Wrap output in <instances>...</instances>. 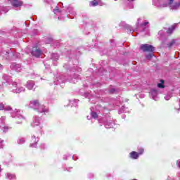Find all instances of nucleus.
Wrapping results in <instances>:
<instances>
[{
	"label": "nucleus",
	"mask_w": 180,
	"mask_h": 180,
	"mask_svg": "<svg viewBox=\"0 0 180 180\" xmlns=\"http://www.w3.org/2000/svg\"><path fill=\"white\" fill-rule=\"evenodd\" d=\"M64 68L69 70V72H70V75H72V77H69L67 78L64 75H61L58 77L57 82L55 84L58 85V84H64V82H67V81H69L71 84H75L77 79H79L78 72H81V68L78 66L70 67L68 65H65Z\"/></svg>",
	"instance_id": "obj_1"
},
{
	"label": "nucleus",
	"mask_w": 180,
	"mask_h": 180,
	"mask_svg": "<svg viewBox=\"0 0 180 180\" xmlns=\"http://www.w3.org/2000/svg\"><path fill=\"white\" fill-rule=\"evenodd\" d=\"M153 5L158 8H167L169 6L172 11L179 9V2L174 3V0H153Z\"/></svg>",
	"instance_id": "obj_2"
},
{
	"label": "nucleus",
	"mask_w": 180,
	"mask_h": 180,
	"mask_svg": "<svg viewBox=\"0 0 180 180\" xmlns=\"http://www.w3.org/2000/svg\"><path fill=\"white\" fill-rule=\"evenodd\" d=\"M29 106L30 108L34 109V110H37V112H39L40 113H47L50 112L49 108L44 105L40 104V101L37 99L31 101Z\"/></svg>",
	"instance_id": "obj_3"
},
{
	"label": "nucleus",
	"mask_w": 180,
	"mask_h": 180,
	"mask_svg": "<svg viewBox=\"0 0 180 180\" xmlns=\"http://www.w3.org/2000/svg\"><path fill=\"white\" fill-rule=\"evenodd\" d=\"M11 88V91L13 92V94H22V92H25V91H26V88L22 86V84H18L15 82H13Z\"/></svg>",
	"instance_id": "obj_4"
},
{
	"label": "nucleus",
	"mask_w": 180,
	"mask_h": 180,
	"mask_svg": "<svg viewBox=\"0 0 180 180\" xmlns=\"http://www.w3.org/2000/svg\"><path fill=\"white\" fill-rule=\"evenodd\" d=\"M139 32H141L142 36H147L150 33V30H148V22H145L141 24L139 28Z\"/></svg>",
	"instance_id": "obj_5"
},
{
	"label": "nucleus",
	"mask_w": 180,
	"mask_h": 180,
	"mask_svg": "<svg viewBox=\"0 0 180 180\" xmlns=\"http://www.w3.org/2000/svg\"><path fill=\"white\" fill-rule=\"evenodd\" d=\"M141 50H143L144 52L153 53L155 49L154 46H153V45L146 44L141 45Z\"/></svg>",
	"instance_id": "obj_6"
},
{
	"label": "nucleus",
	"mask_w": 180,
	"mask_h": 180,
	"mask_svg": "<svg viewBox=\"0 0 180 180\" xmlns=\"http://www.w3.org/2000/svg\"><path fill=\"white\" fill-rule=\"evenodd\" d=\"M31 54L34 57H40L41 56V50L37 45H35L32 49Z\"/></svg>",
	"instance_id": "obj_7"
},
{
	"label": "nucleus",
	"mask_w": 180,
	"mask_h": 180,
	"mask_svg": "<svg viewBox=\"0 0 180 180\" xmlns=\"http://www.w3.org/2000/svg\"><path fill=\"white\" fill-rule=\"evenodd\" d=\"M11 69L13 70V71H15L16 72H20L22 70H23V66H22L21 64L19 63H13L11 65Z\"/></svg>",
	"instance_id": "obj_8"
},
{
	"label": "nucleus",
	"mask_w": 180,
	"mask_h": 180,
	"mask_svg": "<svg viewBox=\"0 0 180 180\" xmlns=\"http://www.w3.org/2000/svg\"><path fill=\"white\" fill-rule=\"evenodd\" d=\"M26 86L30 91H35L37 86L34 84V82L30 80L27 82Z\"/></svg>",
	"instance_id": "obj_9"
},
{
	"label": "nucleus",
	"mask_w": 180,
	"mask_h": 180,
	"mask_svg": "<svg viewBox=\"0 0 180 180\" xmlns=\"http://www.w3.org/2000/svg\"><path fill=\"white\" fill-rule=\"evenodd\" d=\"M11 5L13 8H20L23 5V1L22 0H11Z\"/></svg>",
	"instance_id": "obj_10"
},
{
	"label": "nucleus",
	"mask_w": 180,
	"mask_h": 180,
	"mask_svg": "<svg viewBox=\"0 0 180 180\" xmlns=\"http://www.w3.org/2000/svg\"><path fill=\"white\" fill-rule=\"evenodd\" d=\"M98 5H100V6H102L103 4L101 0H94L90 1V6H98Z\"/></svg>",
	"instance_id": "obj_11"
},
{
	"label": "nucleus",
	"mask_w": 180,
	"mask_h": 180,
	"mask_svg": "<svg viewBox=\"0 0 180 180\" xmlns=\"http://www.w3.org/2000/svg\"><path fill=\"white\" fill-rule=\"evenodd\" d=\"M150 94L154 101H158V97H157V95H158V91L156 89H152L150 91Z\"/></svg>",
	"instance_id": "obj_12"
},
{
	"label": "nucleus",
	"mask_w": 180,
	"mask_h": 180,
	"mask_svg": "<svg viewBox=\"0 0 180 180\" xmlns=\"http://www.w3.org/2000/svg\"><path fill=\"white\" fill-rule=\"evenodd\" d=\"M129 157L132 159V160H137L139 159V157H140L139 153L136 152V151H132L129 153Z\"/></svg>",
	"instance_id": "obj_13"
},
{
	"label": "nucleus",
	"mask_w": 180,
	"mask_h": 180,
	"mask_svg": "<svg viewBox=\"0 0 180 180\" xmlns=\"http://www.w3.org/2000/svg\"><path fill=\"white\" fill-rule=\"evenodd\" d=\"M78 102H79V101L77 99L69 101V105L70 106H75V108H77V106H78Z\"/></svg>",
	"instance_id": "obj_14"
},
{
	"label": "nucleus",
	"mask_w": 180,
	"mask_h": 180,
	"mask_svg": "<svg viewBox=\"0 0 180 180\" xmlns=\"http://www.w3.org/2000/svg\"><path fill=\"white\" fill-rule=\"evenodd\" d=\"M99 109H101V108L100 106H97V107H91L90 108V110H91V113H98V112H101L99 110Z\"/></svg>",
	"instance_id": "obj_15"
},
{
	"label": "nucleus",
	"mask_w": 180,
	"mask_h": 180,
	"mask_svg": "<svg viewBox=\"0 0 180 180\" xmlns=\"http://www.w3.org/2000/svg\"><path fill=\"white\" fill-rule=\"evenodd\" d=\"M176 27V25H172L171 27H169L167 30V34H172V32H174L175 30V28Z\"/></svg>",
	"instance_id": "obj_16"
},
{
	"label": "nucleus",
	"mask_w": 180,
	"mask_h": 180,
	"mask_svg": "<svg viewBox=\"0 0 180 180\" xmlns=\"http://www.w3.org/2000/svg\"><path fill=\"white\" fill-rule=\"evenodd\" d=\"M59 58L60 56L57 53H52L51 56V58L53 60V61H57Z\"/></svg>",
	"instance_id": "obj_17"
},
{
	"label": "nucleus",
	"mask_w": 180,
	"mask_h": 180,
	"mask_svg": "<svg viewBox=\"0 0 180 180\" xmlns=\"http://www.w3.org/2000/svg\"><path fill=\"white\" fill-rule=\"evenodd\" d=\"M8 11L9 9L8 8L0 6L1 13H6V12H8Z\"/></svg>",
	"instance_id": "obj_18"
},
{
	"label": "nucleus",
	"mask_w": 180,
	"mask_h": 180,
	"mask_svg": "<svg viewBox=\"0 0 180 180\" xmlns=\"http://www.w3.org/2000/svg\"><path fill=\"white\" fill-rule=\"evenodd\" d=\"M165 32H167L166 29L159 31L158 34H159L160 39H162V37H164V36H165Z\"/></svg>",
	"instance_id": "obj_19"
},
{
	"label": "nucleus",
	"mask_w": 180,
	"mask_h": 180,
	"mask_svg": "<svg viewBox=\"0 0 180 180\" xmlns=\"http://www.w3.org/2000/svg\"><path fill=\"white\" fill-rule=\"evenodd\" d=\"M127 30L129 32V33H131V34L132 36H136L134 35L133 33H134V30L133 29V27L130 25H127Z\"/></svg>",
	"instance_id": "obj_20"
},
{
	"label": "nucleus",
	"mask_w": 180,
	"mask_h": 180,
	"mask_svg": "<svg viewBox=\"0 0 180 180\" xmlns=\"http://www.w3.org/2000/svg\"><path fill=\"white\" fill-rule=\"evenodd\" d=\"M158 88H165V86L164 85V80H160V83L158 84Z\"/></svg>",
	"instance_id": "obj_21"
},
{
	"label": "nucleus",
	"mask_w": 180,
	"mask_h": 180,
	"mask_svg": "<svg viewBox=\"0 0 180 180\" xmlns=\"http://www.w3.org/2000/svg\"><path fill=\"white\" fill-rule=\"evenodd\" d=\"M61 11L58 8V6H56L55 9H53V13L55 15H58V13H60Z\"/></svg>",
	"instance_id": "obj_22"
},
{
	"label": "nucleus",
	"mask_w": 180,
	"mask_h": 180,
	"mask_svg": "<svg viewBox=\"0 0 180 180\" xmlns=\"http://www.w3.org/2000/svg\"><path fill=\"white\" fill-rule=\"evenodd\" d=\"M4 110H6V112H11V110H12V107H11L10 105H4Z\"/></svg>",
	"instance_id": "obj_23"
},
{
	"label": "nucleus",
	"mask_w": 180,
	"mask_h": 180,
	"mask_svg": "<svg viewBox=\"0 0 180 180\" xmlns=\"http://www.w3.org/2000/svg\"><path fill=\"white\" fill-rule=\"evenodd\" d=\"M172 46H175V39H172L169 44H167L168 47H172Z\"/></svg>",
	"instance_id": "obj_24"
},
{
	"label": "nucleus",
	"mask_w": 180,
	"mask_h": 180,
	"mask_svg": "<svg viewBox=\"0 0 180 180\" xmlns=\"http://www.w3.org/2000/svg\"><path fill=\"white\" fill-rule=\"evenodd\" d=\"M154 54H153V52H150V53H149L148 55H146L147 60H151Z\"/></svg>",
	"instance_id": "obj_25"
},
{
	"label": "nucleus",
	"mask_w": 180,
	"mask_h": 180,
	"mask_svg": "<svg viewBox=\"0 0 180 180\" xmlns=\"http://www.w3.org/2000/svg\"><path fill=\"white\" fill-rule=\"evenodd\" d=\"M5 109V103L0 102V110H4Z\"/></svg>",
	"instance_id": "obj_26"
},
{
	"label": "nucleus",
	"mask_w": 180,
	"mask_h": 180,
	"mask_svg": "<svg viewBox=\"0 0 180 180\" xmlns=\"http://www.w3.org/2000/svg\"><path fill=\"white\" fill-rule=\"evenodd\" d=\"M91 116L93 119H96V117H98V113H91Z\"/></svg>",
	"instance_id": "obj_27"
},
{
	"label": "nucleus",
	"mask_w": 180,
	"mask_h": 180,
	"mask_svg": "<svg viewBox=\"0 0 180 180\" xmlns=\"http://www.w3.org/2000/svg\"><path fill=\"white\" fill-rule=\"evenodd\" d=\"M165 101H169V99H171V96H169V95H166V96H165Z\"/></svg>",
	"instance_id": "obj_28"
},
{
	"label": "nucleus",
	"mask_w": 180,
	"mask_h": 180,
	"mask_svg": "<svg viewBox=\"0 0 180 180\" xmlns=\"http://www.w3.org/2000/svg\"><path fill=\"white\" fill-rule=\"evenodd\" d=\"M20 112H23V111H22V110L20 109H15L14 110V113H20Z\"/></svg>",
	"instance_id": "obj_29"
},
{
	"label": "nucleus",
	"mask_w": 180,
	"mask_h": 180,
	"mask_svg": "<svg viewBox=\"0 0 180 180\" xmlns=\"http://www.w3.org/2000/svg\"><path fill=\"white\" fill-rule=\"evenodd\" d=\"M143 153H144V149L141 148V149H139V152L138 153V154H139V155H141V154H143Z\"/></svg>",
	"instance_id": "obj_30"
},
{
	"label": "nucleus",
	"mask_w": 180,
	"mask_h": 180,
	"mask_svg": "<svg viewBox=\"0 0 180 180\" xmlns=\"http://www.w3.org/2000/svg\"><path fill=\"white\" fill-rule=\"evenodd\" d=\"M44 64L46 68H47V69L50 68V65H46L47 63L46 62H44Z\"/></svg>",
	"instance_id": "obj_31"
},
{
	"label": "nucleus",
	"mask_w": 180,
	"mask_h": 180,
	"mask_svg": "<svg viewBox=\"0 0 180 180\" xmlns=\"http://www.w3.org/2000/svg\"><path fill=\"white\" fill-rule=\"evenodd\" d=\"M115 91H116V90H115V89H111L110 91V92L111 94H115Z\"/></svg>",
	"instance_id": "obj_32"
},
{
	"label": "nucleus",
	"mask_w": 180,
	"mask_h": 180,
	"mask_svg": "<svg viewBox=\"0 0 180 180\" xmlns=\"http://www.w3.org/2000/svg\"><path fill=\"white\" fill-rule=\"evenodd\" d=\"M71 15H77V13L75 11H73L72 13H70Z\"/></svg>",
	"instance_id": "obj_33"
},
{
	"label": "nucleus",
	"mask_w": 180,
	"mask_h": 180,
	"mask_svg": "<svg viewBox=\"0 0 180 180\" xmlns=\"http://www.w3.org/2000/svg\"><path fill=\"white\" fill-rule=\"evenodd\" d=\"M6 82H7L8 84H11V80H6Z\"/></svg>",
	"instance_id": "obj_34"
},
{
	"label": "nucleus",
	"mask_w": 180,
	"mask_h": 180,
	"mask_svg": "<svg viewBox=\"0 0 180 180\" xmlns=\"http://www.w3.org/2000/svg\"><path fill=\"white\" fill-rule=\"evenodd\" d=\"M68 11H72V8H68Z\"/></svg>",
	"instance_id": "obj_35"
},
{
	"label": "nucleus",
	"mask_w": 180,
	"mask_h": 180,
	"mask_svg": "<svg viewBox=\"0 0 180 180\" xmlns=\"http://www.w3.org/2000/svg\"><path fill=\"white\" fill-rule=\"evenodd\" d=\"M129 2L132 1H134V0H128Z\"/></svg>",
	"instance_id": "obj_36"
},
{
	"label": "nucleus",
	"mask_w": 180,
	"mask_h": 180,
	"mask_svg": "<svg viewBox=\"0 0 180 180\" xmlns=\"http://www.w3.org/2000/svg\"><path fill=\"white\" fill-rule=\"evenodd\" d=\"M179 8H180V2H179Z\"/></svg>",
	"instance_id": "obj_37"
},
{
	"label": "nucleus",
	"mask_w": 180,
	"mask_h": 180,
	"mask_svg": "<svg viewBox=\"0 0 180 180\" xmlns=\"http://www.w3.org/2000/svg\"><path fill=\"white\" fill-rule=\"evenodd\" d=\"M130 8H133V5H131V6H130Z\"/></svg>",
	"instance_id": "obj_38"
},
{
	"label": "nucleus",
	"mask_w": 180,
	"mask_h": 180,
	"mask_svg": "<svg viewBox=\"0 0 180 180\" xmlns=\"http://www.w3.org/2000/svg\"><path fill=\"white\" fill-rule=\"evenodd\" d=\"M123 112H124L126 113V112H127V111H126V110H124Z\"/></svg>",
	"instance_id": "obj_39"
},
{
	"label": "nucleus",
	"mask_w": 180,
	"mask_h": 180,
	"mask_svg": "<svg viewBox=\"0 0 180 180\" xmlns=\"http://www.w3.org/2000/svg\"><path fill=\"white\" fill-rule=\"evenodd\" d=\"M1 65H0V68H1Z\"/></svg>",
	"instance_id": "obj_40"
}]
</instances>
